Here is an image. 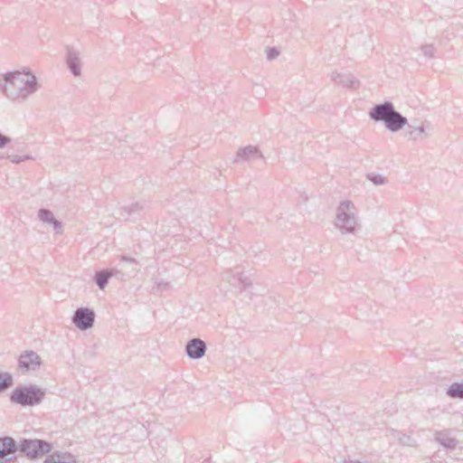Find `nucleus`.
I'll return each mask as SVG.
<instances>
[{
  "mask_svg": "<svg viewBox=\"0 0 463 463\" xmlns=\"http://www.w3.org/2000/svg\"><path fill=\"white\" fill-rule=\"evenodd\" d=\"M371 117L375 120H383L386 126L392 131L400 129L407 122L405 118L393 111L390 104L377 106L371 112Z\"/></svg>",
  "mask_w": 463,
  "mask_h": 463,
  "instance_id": "nucleus-1",
  "label": "nucleus"
},
{
  "mask_svg": "<svg viewBox=\"0 0 463 463\" xmlns=\"http://www.w3.org/2000/svg\"><path fill=\"white\" fill-rule=\"evenodd\" d=\"M43 396L44 392L40 389L23 387L13 392L11 400L21 405L33 406L39 403Z\"/></svg>",
  "mask_w": 463,
  "mask_h": 463,
  "instance_id": "nucleus-2",
  "label": "nucleus"
},
{
  "mask_svg": "<svg viewBox=\"0 0 463 463\" xmlns=\"http://www.w3.org/2000/svg\"><path fill=\"white\" fill-rule=\"evenodd\" d=\"M21 451L27 457L34 458L43 456L51 450V445L39 439H25L21 445Z\"/></svg>",
  "mask_w": 463,
  "mask_h": 463,
  "instance_id": "nucleus-3",
  "label": "nucleus"
},
{
  "mask_svg": "<svg viewBox=\"0 0 463 463\" xmlns=\"http://www.w3.org/2000/svg\"><path fill=\"white\" fill-rule=\"evenodd\" d=\"M94 314L92 311L85 308L77 310L74 317V323L81 329H86L92 326Z\"/></svg>",
  "mask_w": 463,
  "mask_h": 463,
  "instance_id": "nucleus-4",
  "label": "nucleus"
},
{
  "mask_svg": "<svg viewBox=\"0 0 463 463\" xmlns=\"http://www.w3.org/2000/svg\"><path fill=\"white\" fill-rule=\"evenodd\" d=\"M30 76L28 74H23L21 72H15L8 75L5 78V90H8V83L17 87L19 90L25 88V84L29 82Z\"/></svg>",
  "mask_w": 463,
  "mask_h": 463,
  "instance_id": "nucleus-5",
  "label": "nucleus"
},
{
  "mask_svg": "<svg viewBox=\"0 0 463 463\" xmlns=\"http://www.w3.org/2000/svg\"><path fill=\"white\" fill-rule=\"evenodd\" d=\"M187 353L193 358H199L204 354L205 345L203 341L194 339L187 345Z\"/></svg>",
  "mask_w": 463,
  "mask_h": 463,
  "instance_id": "nucleus-6",
  "label": "nucleus"
},
{
  "mask_svg": "<svg viewBox=\"0 0 463 463\" xmlns=\"http://www.w3.org/2000/svg\"><path fill=\"white\" fill-rule=\"evenodd\" d=\"M20 366L25 370H33L39 364V357L33 353L23 354L20 358Z\"/></svg>",
  "mask_w": 463,
  "mask_h": 463,
  "instance_id": "nucleus-7",
  "label": "nucleus"
},
{
  "mask_svg": "<svg viewBox=\"0 0 463 463\" xmlns=\"http://www.w3.org/2000/svg\"><path fill=\"white\" fill-rule=\"evenodd\" d=\"M15 449L14 441L11 438L0 439V456L14 452Z\"/></svg>",
  "mask_w": 463,
  "mask_h": 463,
  "instance_id": "nucleus-8",
  "label": "nucleus"
},
{
  "mask_svg": "<svg viewBox=\"0 0 463 463\" xmlns=\"http://www.w3.org/2000/svg\"><path fill=\"white\" fill-rule=\"evenodd\" d=\"M44 463H74L71 455L54 454L48 458Z\"/></svg>",
  "mask_w": 463,
  "mask_h": 463,
  "instance_id": "nucleus-9",
  "label": "nucleus"
},
{
  "mask_svg": "<svg viewBox=\"0 0 463 463\" xmlns=\"http://www.w3.org/2000/svg\"><path fill=\"white\" fill-rule=\"evenodd\" d=\"M448 394L453 398H463V383H453L448 390Z\"/></svg>",
  "mask_w": 463,
  "mask_h": 463,
  "instance_id": "nucleus-10",
  "label": "nucleus"
},
{
  "mask_svg": "<svg viewBox=\"0 0 463 463\" xmlns=\"http://www.w3.org/2000/svg\"><path fill=\"white\" fill-rule=\"evenodd\" d=\"M12 384V377L8 373H0V391L8 388Z\"/></svg>",
  "mask_w": 463,
  "mask_h": 463,
  "instance_id": "nucleus-11",
  "label": "nucleus"
},
{
  "mask_svg": "<svg viewBox=\"0 0 463 463\" xmlns=\"http://www.w3.org/2000/svg\"><path fill=\"white\" fill-rule=\"evenodd\" d=\"M108 277L109 276L105 275L104 273H100L97 276V283L101 288H103L105 284L107 283Z\"/></svg>",
  "mask_w": 463,
  "mask_h": 463,
  "instance_id": "nucleus-12",
  "label": "nucleus"
},
{
  "mask_svg": "<svg viewBox=\"0 0 463 463\" xmlns=\"http://www.w3.org/2000/svg\"><path fill=\"white\" fill-rule=\"evenodd\" d=\"M8 142V138L0 134V147Z\"/></svg>",
  "mask_w": 463,
  "mask_h": 463,
  "instance_id": "nucleus-13",
  "label": "nucleus"
}]
</instances>
